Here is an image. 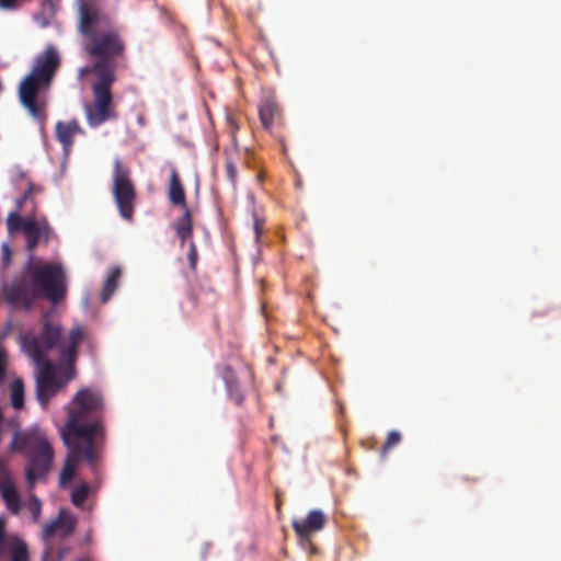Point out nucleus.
<instances>
[{"instance_id": "obj_1", "label": "nucleus", "mask_w": 561, "mask_h": 561, "mask_svg": "<svg viewBox=\"0 0 561 561\" xmlns=\"http://www.w3.org/2000/svg\"><path fill=\"white\" fill-rule=\"evenodd\" d=\"M36 208L34 203L28 216L10 211L5 219L9 234L23 233L30 256L21 273L9 284L1 286V294L9 306L25 311L32 310L38 299L58 305L67 296V275L62 265L43 262L34 256L39 242L48 243L54 233L47 218L36 215Z\"/></svg>"}, {"instance_id": "obj_2", "label": "nucleus", "mask_w": 561, "mask_h": 561, "mask_svg": "<svg viewBox=\"0 0 561 561\" xmlns=\"http://www.w3.org/2000/svg\"><path fill=\"white\" fill-rule=\"evenodd\" d=\"M79 15V31L87 38L83 47L94 59L96 71L93 101L84 105V114L89 126L96 128L117 117L112 85L116 80L117 60L125 56L126 43L111 19L93 2L82 0Z\"/></svg>"}, {"instance_id": "obj_3", "label": "nucleus", "mask_w": 561, "mask_h": 561, "mask_svg": "<svg viewBox=\"0 0 561 561\" xmlns=\"http://www.w3.org/2000/svg\"><path fill=\"white\" fill-rule=\"evenodd\" d=\"M67 411L68 417L60 435L68 455L59 476L60 486L72 480L79 461L84 460L92 467L96 465L99 446L105 439L103 398L99 391L91 388L79 390Z\"/></svg>"}, {"instance_id": "obj_4", "label": "nucleus", "mask_w": 561, "mask_h": 561, "mask_svg": "<svg viewBox=\"0 0 561 561\" xmlns=\"http://www.w3.org/2000/svg\"><path fill=\"white\" fill-rule=\"evenodd\" d=\"M84 335L85 330L82 325H75L70 330L69 342L60 345V359L57 364L47 359L37 339L24 340V352L39 368L36 377V397L44 408L59 389L76 378L78 347Z\"/></svg>"}, {"instance_id": "obj_5", "label": "nucleus", "mask_w": 561, "mask_h": 561, "mask_svg": "<svg viewBox=\"0 0 561 561\" xmlns=\"http://www.w3.org/2000/svg\"><path fill=\"white\" fill-rule=\"evenodd\" d=\"M60 65L58 49L54 45H47L41 54L36 55L31 71L19 85L21 104L33 118L41 123L42 129L47 121V103L41 98V93L50 89Z\"/></svg>"}, {"instance_id": "obj_6", "label": "nucleus", "mask_w": 561, "mask_h": 561, "mask_svg": "<svg viewBox=\"0 0 561 561\" xmlns=\"http://www.w3.org/2000/svg\"><path fill=\"white\" fill-rule=\"evenodd\" d=\"M8 424L19 426L14 420L8 421ZM10 450L22 454L27 459L25 478L30 489L49 473L54 460V448L45 432L38 426L16 428L10 443Z\"/></svg>"}, {"instance_id": "obj_7", "label": "nucleus", "mask_w": 561, "mask_h": 561, "mask_svg": "<svg viewBox=\"0 0 561 561\" xmlns=\"http://www.w3.org/2000/svg\"><path fill=\"white\" fill-rule=\"evenodd\" d=\"M112 193L119 215L126 220H131L137 194L130 170L119 159H115L113 165Z\"/></svg>"}, {"instance_id": "obj_8", "label": "nucleus", "mask_w": 561, "mask_h": 561, "mask_svg": "<svg viewBox=\"0 0 561 561\" xmlns=\"http://www.w3.org/2000/svg\"><path fill=\"white\" fill-rule=\"evenodd\" d=\"M77 518L67 510H60L56 519L46 524L42 531L43 541L47 542L55 535L61 538L69 537L76 529Z\"/></svg>"}, {"instance_id": "obj_9", "label": "nucleus", "mask_w": 561, "mask_h": 561, "mask_svg": "<svg viewBox=\"0 0 561 561\" xmlns=\"http://www.w3.org/2000/svg\"><path fill=\"white\" fill-rule=\"evenodd\" d=\"M37 339L43 352L46 354L47 351H50L55 347L58 348L60 353V345L65 342L68 343L70 340V332L66 337L61 336V327L59 324H55L49 320H46L43 324L41 333L38 336L33 337H22V343L24 340Z\"/></svg>"}, {"instance_id": "obj_10", "label": "nucleus", "mask_w": 561, "mask_h": 561, "mask_svg": "<svg viewBox=\"0 0 561 561\" xmlns=\"http://www.w3.org/2000/svg\"><path fill=\"white\" fill-rule=\"evenodd\" d=\"M325 522V515L320 510H313L305 519H295L293 529L300 540L310 541L314 533L324 528Z\"/></svg>"}, {"instance_id": "obj_11", "label": "nucleus", "mask_w": 561, "mask_h": 561, "mask_svg": "<svg viewBox=\"0 0 561 561\" xmlns=\"http://www.w3.org/2000/svg\"><path fill=\"white\" fill-rule=\"evenodd\" d=\"M55 134L57 141L62 147V152L68 156L75 144L76 135H83L84 130L81 128L77 119L69 122L58 121L55 126Z\"/></svg>"}, {"instance_id": "obj_12", "label": "nucleus", "mask_w": 561, "mask_h": 561, "mask_svg": "<svg viewBox=\"0 0 561 561\" xmlns=\"http://www.w3.org/2000/svg\"><path fill=\"white\" fill-rule=\"evenodd\" d=\"M260 121L265 130H271L275 121H277L282 111L274 96H266L259 106Z\"/></svg>"}, {"instance_id": "obj_13", "label": "nucleus", "mask_w": 561, "mask_h": 561, "mask_svg": "<svg viewBox=\"0 0 561 561\" xmlns=\"http://www.w3.org/2000/svg\"><path fill=\"white\" fill-rule=\"evenodd\" d=\"M0 493L7 510L13 515H19L22 508V502L14 480L0 483Z\"/></svg>"}, {"instance_id": "obj_14", "label": "nucleus", "mask_w": 561, "mask_h": 561, "mask_svg": "<svg viewBox=\"0 0 561 561\" xmlns=\"http://www.w3.org/2000/svg\"><path fill=\"white\" fill-rule=\"evenodd\" d=\"M168 197L171 204L180 206L182 209L188 208L185 198V191L176 169H172L170 174Z\"/></svg>"}, {"instance_id": "obj_15", "label": "nucleus", "mask_w": 561, "mask_h": 561, "mask_svg": "<svg viewBox=\"0 0 561 561\" xmlns=\"http://www.w3.org/2000/svg\"><path fill=\"white\" fill-rule=\"evenodd\" d=\"M121 268L115 266L111 268L106 280L104 282L103 289L101 293V301L103 304L107 302L112 295L115 293L118 286V279L121 277Z\"/></svg>"}, {"instance_id": "obj_16", "label": "nucleus", "mask_w": 561, "mask_h": 561, "mask_svg": "<svg viewBox=\"0 0 561 561\" xmlns=\"http://www.w3.org/2000/svg\"><path fill=\"white\" fill-rule=\"evenodd\" d=\"M225 379L229 396L237 404H241L243 401V394L240 392L238 382L234 380L233 373L229 367L225 369Z\"/></svg>"}, {"instance_id": "obj_17", "label": "nucleus", "mask_w": 561, "mask_h": 561, "mask_svg": "<svg viewBox=\"0 0 561 561\" xmlns=\"http://www.w3.org/2000/svg\"><path fill=\"white\" fill-rule=\"evenodd\" d=\"M10 391L12 407L21 410L24 407V383L22 379H15L10 386Z\"/></svg>"}, {"instance_id": "obj_18", "label": "nucleus", "mask_w": 561, "mask_h": 561, "mask_svg": "<svg viewBox=\"0 0 561 561\" xmlns=\"http://www.w3.org/2000/svg\"><path fill=\"white\" fill-rule=\"evenodd\" d=\"M173 229L178 231L193 230V217L190 208H184L183 214L173 222Z\"/></svg>"}, {"instance_id": "obj_19", "label": "nucleus", "mask_w": 561, "mask_h": 561, "mask_svg": "<svg viewBox=\"0 0 561 561\" xmlns=\"http://www.w3.org/2000/svg\"><path fill=\"white\" fill-rule=\"evenodd\" d=\"M90 494V486L88 483H82L81 485L73 489L71 493V502L77 507H82L84 502L87 501Z\"/></svg>"}, {"instance_id": "obj_20", "label": "nucleus", "mask_w": 561, "mask_h": 561, "mask_svg": "<svg viewBox=\"0 0 561 561\" xmlns=\"http://www.w3.org/2000/svg\"><path fill=\"white\" fill-rule=\"evenodd\" d=\"M11 561H28L27 546L23 540H18L11 546Z\"/></svg>"}, {"instance_id": "obj_21", "label": "nucleus", "mask_w": 561, "mask_h": 561, "mask_svg": "<svg viewBox=\"0 0 561 561\" xmlns=\"http://www.w3.org/2000/svg\"><path fill=\"white\" fill-rule=\"evenodd\" d=\"M25 506L27 511L31 513L33 522L37 523L42 514L41 500L35 494H31L26 501Z\"/></svg>"}, {"instance_id": "obj_22", "label": "nucleus", "mask_w": 561, "mask_h": 561, "mask_svg": "<svg viewBox=\"0 0 561 561\" xmlns=\"http://www.w3.org/2000/svg\"><path fill=\"white\" fill-rule=\"evenodd\" d=\"M42 192V187L38 186V185H35L33 183H28V187L26 190V192L15 201V205H16V209L14 211H21L22 209V206L27 202V201H32L33 202V195L37 194V193H41Z\"/></svg>"}, {"instance_id": "obj_23", "label": "nucleus", "mask_w": 561, "mask_h": 561, "mask_svg": "<svg viewBox=\"0 0 561 561\" xmlns=\"http://www.w3.org/2000/svg\"><path fill=\"white\" fill-rule=\"evenodd\" d=\"M65 556V550L59 549L55 551L54 547L46 542V548L42 556V561H62Z\"/></svg>"}, {"instance_id": "obj_24", "label": "nucleus", "mask_w": 561, "mask_h": 561, "mask_svg": "<svg viewBox=\"0 0 561 561\" xmlns=\"http://www.w3.org/2000/svg\"><path fill=\"white\" fill-rule=\"evenodd\" d=\"M401 442V434L397 431H391L388 436H387V439L382 446V454H387V451L391 448H393L394 446H397L399 443Z\"/></svg>"}, {"instance_id": "obj_25", "label": "nucleus", "mask_w": 561, "mask_h": 561, "mask_svg": "<svg viewBox=\"0 0 561 561\" xmlns=\"http://www.w3.org/2000/svg\"><path fill=\"white\" fill-rule=\"evenodd\" d=\"M188 264L192 271L196 270L197 261H198V252L197 247L194 241H190L188 243V253H187Z\"/></svg>"}, {"instance_id": "obj_26", "label": "nucleus", "mask_w": 561, "mask_h": 561, "mask_svg": "<svg viewBox=\"0 0 561 561\" xmlns=\"http://www.w3.org/2000/svg\"><path fill=\"white\" fill-rule=\"evenodd\" d=\"M12 251L8 243L1 244V261L4 267H8L11 264Z\"/></svg>"}, {"instance_id": "obj_27", "label": "nucleus", "mask_w": 561, "mask_h": 561, "mask_svg": "<svg viewBox=\"0 0 561 561\" xmlns=\"http://www.w3.org/2000/svg\"><path fill=\"white\" fill-rule=\"evenodd\" d=\"M226 175L231 184L234 185L237 182L238 172L236 165L230 160L226 162Z\"/></svg>"}, {"instance_id": "obj_28", "label": "nucleus", "mask_w": 561, "mask_h": 561, "mask_svg": "<svg viewBox=\"0 0 561 561\" xmlns=\"http://www.w3.org/2000/svg\"><path fill=\"white\" fill-rule=\"evenodd\" d=\"M12 474L7 463L0 458V483L12 481Z\"/></svg>"}, {"instance_id": "obj_29", "label": "nucleus", "mask_w": 561, "mask_h": 561, "mask_svg": "<svg viewBox=\"0 0 561 561\" xmlns=\"http://www.w3.org/2000/svg\"><path fill=\"white\" fill-rule=\"evenodd\" d=\"M176 237L179 238L180 240V245L183 247L187 241H193L192 240V237H193V230H187V231H178L175 232Z\"/></svg>"}, {"instance_id": "obj_30", "label": "nucleus", "mask_w": 561, "mask_h": 561, "mask_svg": "<svg viewBox=\"0 0 561 561\" xmlns=\"http://www.w3.org/2000/svg\"><path fill=\"white\" fill-rule=\"evenodd\" d=\"M19 4L20 0H0V8L4 10H14Z\"/></svg>"}, {"instance_id": "obj_31", "label": "nucleus", "mask_w": 561, "mask_h": 561, "mask_svg": "<svg viewBox=\"0 0 561 561\" xmlns=\"http://www.w3.org/2000/svg\"><path fill=\"white\" fill-rule=\"evenodd\" d=\"M0 366L7 368L8 366V354L7 351L0 345Z\"/></svg>"}, {"instance_id": "obj_32", "label": "nucleus", "mask_w": 561, "mask_h": 561, "mask_svg": "<svg viewBox=\"0 0 561 561\" xmlns=\"http://www.w3.org/2000/svg\"><path fill=\"white\" fill-rule=\"evenodd\" d=\"M88 73H94L96 76V71L94 70V64L91 67H83L79 70L80 77H83Z\"/></svg>"}, {"instance_id": "obj_33", "label": "nucleus", "mask_w": 561, "mask_h": 561, "mask_svg": "<svg viewBox=\"0 0 561 561\" xmlns=\"http://www.w3.org/2000/svg\"><path fill=\"white\" fill-rule=\"evenodd\" d=\"M7 368H3L0 366V385L2 383L4 377H5Z\"/></svg>"}, {"instance_id": "obj_34", "label": "nucleus", "mask_w": 561, "mask_h": 561, "mask_svg": "<svg viewBox=\"0 0 561 561\" xmlns=\"http://www.w3.org/2000/svg\"><path fill=\"white\" fill-rule=\"evenodd\" d=\"M255 231H256V234H259V225H257V222L255 224Z\"/></svg>"}]
</instances>
